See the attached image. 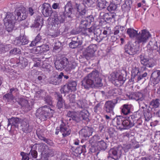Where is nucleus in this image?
<instances>
[{"mask_svg": "<svg viewBox=\"0 0 160 160\" xmlns=\"http://www.w3.org/2000/svg\"><path fill=\"white\" fill-rule=\"evenodd\" d=\"M55 97L57 100V108L59 109L63 108L64 105L65 108H67L65 100L63 99L61 93L59 92H56L55 93Z\"/></svg>", "mask_w": 160, "mask_h": 160, "instance_id": "obj_13", "label": "nucleus"}, {"mask_svg": "<svg viewBox=\"0 0 160 160\" xmlns=\"http://www.w3.org/2000/svg\"><path fill=\"white\" fill-rule=\"evenodd\" d=\"M124 52L129 55L132 56L139 52V46L135 42L128 41L124 46Z\"/></svg>", "mask_w": 160, "mask_h": 160, "instance_id": "obj_5", "label": "nucleus"}, {"mask_svg": "<svg viewBox=\"0 0 160 160\" xmlns=\"http://www.w3.org/2000/svg\"><path fill=\"white\" fill-rule=\"evenodd\" d=\"M42 68L45 71L49 73L51 71L52 67L49 64L47 63H44L42 66Z\"/></svg>", "mask_w": 160, "mask_h": 160, "instance_id": "obj_54", "label": "nucleus"}, {"mask_svg": "<svg viewBox=\"0 0 160 160\" xmlns=\"http://www.w3.org/2000/svg\"><path fill=\"white\" fill-rule=\"evenodd\" d=\"M87 105L84 100H79L77 101L75 103V106L73 107V109L74 108L83 109L86 108Z\"/></svg>", "mask_w": 160, "mask_h": 160, "instance_id": "obj_33", "label": "nucleus"}, {"mask_svg": "<svg viewBox=\"0 0 160 160\" xmlns=\"http://www.w3.org/2000/svg\"><path fill=\"white\" fill-rule=\"evenodd\" d=\"M21 53V50L20 49L18 48H14L9 52L10 55H16Z\"/></svg>", "mask_w": 160, "mask_h": 160, "instance_id": "obj_56", "label": "nucleus"}, {"mask_svg": "<svg viewBox=\"0 0 160 160\" xmlns=\"http://www.w3.org/2000/svg\"><path fill=\"white\" fill-rule=\"evenodd\" d=\"M139 63L137 62H133L132 63V77L131 79L132 81H134V79L136 78V77L140 72L139 69Z\"/></svg>", "mask_w": 160, "mask_h": 160, "instance_id": "obj_18", "label": "nucleus"}, {"mask_svg": "<svg viewBox=\"0 0 160 160\" xmlns=\"http://www.w3.org/2000/svg\"><path fill=\"white\" fill-rule=\"evenodd\" d=\"M84 18L82 19L81 21L80 28H85L88 26L90 25L91 23L94 20V18L92 15H89L85 18V15L83 17Z\"/></svg>", "mask_w": 160, "mask_h": 160, "instance_id": "obj_14", "label": "nucleus"}, {"mask_svg": "<svg viewBox=\"0 0 160 160\" xmlns=\"http://www.w3.org/2000/svg\"><path fill=\"white\" fill-rule=\"evenodd\" d=\"M17 102L22 107H27L28 106V101L23 98H20Z\"/></svg>", "mask_w": 160, "mask_h": 160, "instance_id": "obj_50", "label": "nucleus"}, {"mask_svg": "<svg viewBox=\"0 0 160 160\" xmlns=\"http://www.w3.org/2000/svg\"><path fill=\"white\" fill-rule=\"evenodd\" d=\"M62 43L59 41H58L55 43L54 49L55 50H61L62 48Z\"/></svg>", "mask_w": 160, "mask_h": 160, "instance_id": "obj_61", "label": "nucleus"}, {"mask_svg": "<svg viewBox=\"0 0 160 160\" xmlns=\"http://www.w3.org/2000/svg\"><path fill=\"white\" fill-rule=\"evenodd\" d=\"M112 1L113 0H112ZM120 0L114 2L115 3H112L109 5L107 8V10L109 11H112L115 10L117 8V5L119 4Z\"/></svg>", "mask_w": 160, "mask_h": 160, "instance_id": "obj_43", "label": "nucleus"}, {"mask_svg": "<svg viewBox=\"0 0 160 160\" xmlns=\"http://www.w3.org/2000/svg\"><path fill=\"white\" fill-rule=\"evenodd\" d=\"M70 92H71V90L70 88H69L67 84L63 86V87L61 88L60 89L61 93H64L65 94V95L66 93H68Z\"/></svg>", "mask_w": 160, "mask_h": 160, "instance_id": "obj_53", "label": "nucleus"}, {"mask_svg": "<svg viewBox=\"0 0 160 160\" xmlns=\"http://www.w3.org/2000/svg\"><path fill=\"white\" fill-rule=\"evenodd\" d=\"M42 12L45 17H52L53 14V11L50 4L48 3H44L42 6Z\"/></svg>", "mask_w": 160, "mask_h": 160, "instance_id": "obj_11", "label": "nucleus"}, {"mask_svg": "<svg viewBox=\"0 0 160 160\" xmlns=\"http://www.w3.org/2000/svg\"><path fill=\"white\" fill-rule=\"evenodd\" d=\"M42 36L40 33L38 34L35 38L34 40L32 41L31 44H29L30 47H33L36 46L37 43L40 42Z\"/></svg>", "mask_w": 160, "mask_h": 160, "instance_id": "obj_46", "label": "nucleus"}, {"mask_svg": "<svg viewBox=\"0 0 160 160\" xmlns=\"http://www.w3.org/2000/svg\"><path fill=\"white\" fill-rule=\"evenodd\" d=\"M151 35L148 31L146 29L141 30V33L139 32L138 34L136 39L138 43L142 44L146 43Z\"/></svg>", "mask_w": 160, "mask_h": 160, "instance_id": "obj_7", "label": "nucleus"}, {"mask_svg": "<svg viewBox=\"0 0 160 160\" xmlns=\"http://www.w3.org/2000/svg\"><path fill=\"white\" fill-rule=\"evenodd\" d=\"M21 126L22 130L26 133H29L32 130V126L29 124V121L26 119H24L22 121Z\"/></svg>", "mask_w": 160, "mask_h": 160, "instance_id": "obj_16", "label": "nucleus"}, {"mask_svg": "<svg viewBox=\"0 0 160 160\" xmlns=\"http://www.w3.org/2000/svg\"><path fill=\"white\" fill-rule=\"evenodd\" d=\"M15 12L16 13L18 22L24 21L27 17L28 13L26 8L20 4L17 5Z\"/></svg>", "mask_w": 160, "mask_h": 160, "instance_id": "obj_6", "label": "nucleus"}, {"mask_svg": "<svg viewBox=\"0 0 160 160\" xmlns=\"http://www.w3.org/2000/svg\"><path fill=\"white\" fill-rule=\"evenodd\" d=\"M98 146L101 149L105 150L107 148V144L104 141H100L98 142Z\"/></svg>", "mask_w": 160, "mask_h": 160, "instance_id": "obj_57", "label": "nucleus"}, {"mask_svg": "<svg viewBox=\"0 0 160 160\" xmlns=\"http://www.w3.org/2000/svg\"><path fill=\"white\" fill-rule=\"evenodd\" d=\"M144 99V95L142 93L137 92L135 93V99L136 101H142Z\"/></svg>", "mask_w": 160, "mask_h": 160, "instance_id": "obj_52", "label": "nucleus"}, {"mask_svg": "<svg viewBox=\"0 0 160 160\" xmlns=\"http://www.w3.org/2000/svg\"><path fill=\"white\" fill-rule=\"evenodd\" d=\"M82 5L77 4L76 1L68 2L64 7V12H59L58 14L54 11L51 17L52 25L57 29L61 26V24L64 22L66 19L68 21H71L72 18V12L74 10H77L76 17L80 18L86 13V11L82 8Z\"/></svg>", "mask_w": 160, "mask_h": 160, "instance_id": "obj_1", "label": "nucleus"}, {"mask_svg": "<svg viewBox=\"0 0 160 160\" xmlns=\"http://www.w3.org/2000/svg\"><path fill=\"white\" fill-rule=\"evenodd\" d=\"M92 129L91 127L86 126L84 128L81 129L79 132V134L81 137L85 138L89 137L92 135Z\"/></svg>", "mask_w": 160, "mask_h": 160, "instance_id": "obj_24", "label": "nucleus"}, {"mask_svg": "<svg viewBox=\"0 0 160 160\" xmlns=\"http://www.w3.org/2000/svg\"><path fill=\"white\" fill-rule=\"evenodd\" d=\"M122 149V148L119 146L110 149L109 151L108 158H111L115 160L118 159L121 157Z\"/></svg>", "mask_w": 160, "mask_h": 160, "instance_id": "obj_8", "label": "nucleus"}, {"mask_svg": "<svg viewBox=\"0 0 160 160\" xmlns=\"http://www.w3.org/2000/svg\"><path fill=\"white\" fill-rule=\"evenodd\" d=\"M80 116V121L82 120H84L86 121H88L89 120L88 118L89 113L88 112L87 110H83L81 111L79 113Z\"/></svg>", "mask_w": 160, "mask_h": 160, "instance_id": "obj_41", "label": "nucleus"}, {"mask_svg": "<svg viewBox=\"0 0 160 160\" xmlns=\"http://www.w3.org/2000/svg\"><path fill=\"white\" fill-rule=\"evenodd\" d=\"M38 75H39L37 78V79L40 82H41L42 80H44L45 78V75L41 72H37L36 73Z\"/></svg>", "mask_w": 160, "mask_h": 160, "instance_id": "obj_63", "label": "nucleus"}, {"mask_svg": "<svg viewBox=\"0 0 160 160\" xmlns=\"http://www.w3.org/2000/svg\"><path fill=\"white\" fill-rule=\"evenodd\" d=\"M76 39V38H72V42L69 44V46L70 48H75L82 44V42L78 40V38H77V40H75Z\"/></svg>", "mask_w": 160, "mask_h": 160, "instance_id": "obj_36", "label": "nucleus"}, {"mask_svg": "<svg viewBox=\"0 0 160 160\" xmlns=\"http://www.w3.org/2000/svg\"><path fill=\"white\" fill-rule=\"evenodd\" d=\"M94 27H95L94 26H92L90 28H86V34L89 35H91L92 34H93Z\"/></svg>", "mask_w": 160, "mask_h": 160, "instance_id": "obj_64", "label": "nucleus"}, {"mask_svg": "<svg viewBox=\"0 0 160 160\" xmlns=\"http://www.w3.org/2000/svg\"><path fill=\"white\" fill-rule=\"evenodd\" d=\"M28 63V61L26 58L22 57L19 58V61L18 62V64L21 68H24L27 66Z\"/></svg>", "mask_w": 160, "mask_h": 160, "instance_id": "obj_38", "label": "nucleus"}, {"mask_svg": "<svg viewBox=\"0 0 160 160\" xmlns=\"http://www.w3.org/2000/svg\"><path fill=\"white\" fill-rule=\"evenodd\" d=\"M44 101L46 103L50 106L52 105V98L49 96H47L44 98Z\"/></svg>", "mask_w": 160, "mask_h": 160, "instance_id": "obj_58", "label": "nucleus"}, {"mask_svg": "<svg viewBox=\"0 0 160 160\" xmlns=\"http://www.w3.org/2000/svg\"><path fill=\"white\" fill-rule=\"evenodd\" d=\"M108 2L106 0H97V6L100 9L105 8L107 6Z\"/></svg>", "mask_w": 160, "mask_h": 160, "instance_id": "obj_44", "label": "nucleus"}, {"mask_svg": "<svg viewBox=\"0 0 160 160\" xmlns=\"http://www.w3.org/2000/svg\"><path fill=\"white\" fill-rule=\"evenodd\" d=\"M43 23V18L40 16H37L34 21V23L30 27L33 29L36 28L37 31H39Z\"/></svg>", "mask_w": 160, "mask_h": 160, "instance_id": "obj_20", "label": "nucleus"}, {"mask_svg": "<svg viewBox=\"0 0 160 160\" xmlns=\"http://www.w3.org/2000/svg\"><path fill=\"white\" fill-rule=\"evenodd\" d=\"M126 29L125 27L118 25L116 26L114 28V34L115 35H117L119 33L122 34L125 33Z\"/></svg>", "mask_w": 160, "mask_h": 160, "instance_id": "obj_37", "label": "nucleus"}, {"mask_svg": "<svg viewBox=\"0 0 160 160\" xmlns=\"http://www.w3.org/2000/svg\"><path fill=\"white\" fill-rule=\"evenodd\" d=\"M61 77L58 74L53 75L48 80V82L55 85H60L62 83L61 80Z\"/></svg>", "mask_w": 160, "mask_h": 160, "instance_id": "obj_26", "label": "nucleus"}, {"mask_svg": "<svg viewBox=\"0 0 160 160\" xmlns=\"http://www.w3.org/2000/svg\"><path fill=\"white\" fill-rule=\"evenodd\" d=\"M68 97L70 102V105L72 106V108H73L75 106V103H76L75 101V95L71 94L68 96Z\"/></svg>", "mask_w": 160, "mask_h": 160, "instance_id": "obj_47", "label": "nucleus"}, {"mask_svg": "<svg viewBox=\"0 0 160 160\" xmlns=\"http://www.w3.org/2000/svg\"><path fill=\"white\" fill-rule=\"evenodd\" d=\"M67 116L70 118L69 119V121L72 119L76 122H79L80 121L81 118L79 113L78 112L69 111L67 113Z\"/></svg>", "mask_w": 160, "mask_h": 160, "instance_id": "obj_25", "label": "nucleus"}, {"mask_svg": "<svg viewBox=\"0 0 160 160\" xmlns=\"http://www.w3.org/2000/svg\"><path fill=\"white\" fill-rule=\"evenodd\" d=\"M45 92L42 90H40L37 92L36 93V96L38 98H42Z\"/></svg>", "mask_w": 160, "mask_h": 160, "instance_id": "obj_60", "label": "nucleus"}, {"mask_svg": "<svg viewBox=\"0 0 160 160\" xmlns=\"http://www.w3.org/2000/svg\"><path fill=\"white\" fill-rule=\"evenodd\" d=\"M147 75V73L145 72L141 74L140 72L135 78L137 82L141 80L144 81L145 80V78Z\"/></svg>", "mask_w": 160, "mask_h": 160, "instance_id": "obj_48", "label": "nucleus"}, {"mask_svg": "<svg viewBox=\"0 0 160 160\" xmlns=\"http://www.w3.org/2000/svg\"><path fill=\"white\" fill-rule=\"evenodd\" d=\"M159 105V100L158 99H153L150 102L149 108L152 110L158 107Z\"/></svg>", "mask_w": 160, "mask_h": 160, "instance_id": "obj_39", "label": "nucleus"}, {"mask_svg": "<svg viewBox=\"0 0 160 160\" xmlns=\"http://www.w3.org/2000/svg\"><path fill=\"white\" fill-rule=\"evenodd\" d=\"M101 74L95 70L84 78L82 81V85L86 89L93 87H101L103 86Z\"/></svg>", "mask_w": 160, "mask_h": 160, "instance_id": "obj_2", "label": "nucleus"}, {"mask_svg": "<svg viewBox=\"0 0 160 160\" xmlns=\"http://www.w3.org/2000/svg\"><path fill=\"white\" fill-rule=\"evenodd\" d=\"M21 120V119L17 117H12L10 119H8L7 128H9L10 126V129H11L12 127L18 128L19 124L22 122Z\"/></svg>", "mask_w": 160, "mask_h": 160, "instance_id": "obj_19", "label": "nucleus"}, {"mask_svg": "<svg viewBox=\"0 0 160 160\" xmlns=\"http://www.w3.org/2000/svg\"><path fill=\"white\" fill-rule=\"evenodd\" d=\"M40 149H41L42 154L43 155L46 154V156L49 157L51 156H52L54 154L53 152V151H51V153H49L50 150L48 147L44 144H43L40 146Z\"/></svg>", "mask_w": 160, "mask_h": 160, "instance_id": "obj_32", "label": "nucleus"}, {"mask_svg": "<svg viewBox=\"0 0 160 160\" xmlns=\"http://www.w3.org/2000/svg\"><path fill=\"white\" fill-rule=\"evenodd\" d=\"M10 49V45H2L0 47V52L4 53Z\"/></svg>", "mask_w": 160, "mask_h": 160, "instance_id": "obj_59", "label": "nucleus"}, {"mask_svg": "<svg viewBox=\"0 0 160 160\" xmlns=\"http://www.w3.org/2000/svg\"><path fill=\"white\" fill-rule=\"evenodd\" d=\"M97 49V47L96 44L90 45L85 49L86 53L84 54V58L87 60L92 58Z\"/></svg>", "mask_w": 160, "mask_h": 160, "instance_id": "obj_9", "label": "nucleus"}, {"mask_svg": "<svg viewBox=\"0 0 160 160\" xmlns=\"http://www.w3.org/2000/svg\"><path fill=\"white\" fill-rule=\"evenodd\" d=\"M4 21L11 22H17L15 12H7L5 14V17L3 19Z\"/></svg>", "mask_w": 160, "mask_h": 160, "instance_id": "obj_21", "label": "nucleus"}, {"mask_svg": "<svg viewBox=\"0 0 160 160\" xmlns=\"http://www.w3.org/2000/svg\"><path fill=\"white\" fill-rule=\"evenodd\" d=\"M3 99H7L8 102H14L17 101L15 97L12 95V93H7L3 96Z\"/></svg>", "mask_w": 160, "mask_h": 160, "instance_id": "obj_40", "label": "nucleus"}, {"mask_svg": "<svg viewBox=\"0 0 160 160\" xmlns=\"http://www.w3.org/2000/svg\"><path fill=\"white\" fill-rule=\"evenodd\" d=\"M77 82L76 81L72 80L68 81L67 85L71 90V92L75 91L76 90Z\"/></svg>", "mask_w": 160, "mask_h": 160, "instance_id": "obj_45", "label": "nucleus"}, {"mask_svg": "<svg viewBox=\"0 0 160 160\" xmlns=\"http://www.w3.org/2000/svg\"><path fill=\"white\" fill-rule=\"evenodd\" d=\"M127 33L129 35V37L131 38H136L139 32L138 31L134 30L133 28H129L127 30Z\"/></svg>", "mask_w": 160, "mask_h": 160, "instance_id": "obj_34", "label": "nucleus"}, {"mask_svg": "<svg viewBox=\"0 0 160 160\" xmlns=\"http://www.w3.org/2000/svg\"><path fill=\"white\" fill-rule=\"evenodd\" d=\"M60 132L62 133L63 137L68 135L70 133V130L69 128L65 126V124L62 123L59 127Z\"/></svg>", "mask_w": 160, "mask_h": 160, "instance_id": "obj_28", "label": "nucleus"}, {"mask_svg": "<svg viewBox=\"0 0 160 160\" xmlns=\"http://www.w3.org/2000/svg\"><path fill=\"white\" fill-rule=\"evenodd\" d=\"M66 65L64 67L65 70L67 72H70L72 70L74 69L76 67V63L74 62L69 61L67 58Z\"/></svg>", "mask_w": 160, "mask_h": 160, "instance_id": "obj_31", "label": "nucleus"}, {"mask_svg": "<svg viewBox=\"0 0 160 160\" xmlns=\"http://www.w3.org/2000/svg\"><path fill=\"white\" fill-rule=\"evenodd\" d=\"M148 49L152 51L154 50H156L158 49V46L157 42L155 39H153L150 41L147 46Z\"/></svg>", "mask_w": 160, "mask_h": 160, "instance_id": "obj_35", "label": "nucleus"}, {"mask_svg": "<svg viewBox=\"0 0 160 160\" xmlns=\"http://www.w3.org/2000/svg\"><path fill=\"white\" fill-rule=\"evenodd\" d=\"M93 34L95 36L101 38H102V34L101 33V30L99 28H97L94 27Z\"/></svg>", "mask_w": 160, "mask_h": 160, "instance_id": "obj_55", "label": "nucleus"}, {"mask_svg": "<svg viewBox=\"0 0 160 160\" xmlns=\"http://www.w3.org/2000/svg\"><path fill=\"white\" fill-rule=\"evenodd\" d=\"M6 27V30L8 32H11L14 29L15 24L16 22L11 23V22L4 21Z\"/></svg>", "mask_w": 160, "mask_h": 160, "instance_id": "obj_42", "label": "nucleus"}, {"mask_svg": "<svg viewBox=\"0 0 160 160\" xmlns=\"http://www.w3.org/2000/svg\"><path fill=\"white\" fill-rule=\"evenodd\" d=\"M118 101L117 99H114L106 102L104 105V108L105 110L107 113L113 114V109L118 102Z\"/></svg>", "mask_w": 160, "mask_h": 160, "instance_id": "obj_10", "label": "nucleus"}, {"mask_svg": "<svg viewBox=\"0 0 160 160\" xmlns=\"http://www.w3.org/2000/svg\"><path fill=\"white\" fill-rule=\"evenodd\" d=\"M100 15L102 18L108 22L115 21V17L116 16V14L113 12L105 13L103 12L100 13Z\"/></svg>", "mask_w": 160, "mask_h": 160, "instance_id": "obj_17", "label": "nucleus"}, {"mask_svg": "<svg viewBox=\"0 0 160 160\" xmlns=\"http://www.w3.org/2000/svg\"><path fill=\"white\" fill-rule=\"evenodd\" d=\"M139 57L141 63L144 66L148 68H152L155 65L152 59L147 58L145 55H140Z\"/></svg>", "mask_w": 160, "mask_h": 160, "instance_id": "obj_12", "label": "nucleus"}, {"mask_svg": "<svg viewBox=\"0 0 160 160\" xmlns=\"http://www.w3.org/2000/svg\"><path fill=\"white\" fill-rule=\"evenodd\" d=\"M52 113L53 110L50 107L45 105L38 109L36 111V117L40 119L41 120L44 121L52 116L50 112Z\"/></svg>", "mask_w": 160, "mask_h": 160, "instance_id": "obj_3", "label": "nucleus"}, {"mask_svg": "<svg viewBox=\"0 0 160 160\" xmlns=\"http://www.w3.org/2000/svg\"><path fill=\"white\" fill-rule=\"evenodd\" d=\"M127 74V72L124 70H121V74L118 73L112 74V82L117 86H121L126 80V77Z\"/></svg>", "mask_w": 160, "mask_h": 160, "instance_id": "obj_4", "label": "nucleus"}, {"mask_svg": "<svg viewBox=\"0 0 160 160\" xmlns=\"http://www.w3.org/2000/svg\"><path fill=\"white\" fill-rule=\"evenodd\" d=\"M122 117L120 116H118L117 118H115L114 120L115 121L118 125V128L119 129V126L122 127V122L123 120L122 119Z\"/></svg>", "mask_w": 160, "mask_h": 160, "instance_id": "obj_51", "label": "nucleus"}, {"mask_svg": "<svg viewBox=\"0 0 160 160\" xmlns=\"http://www.w3.org/2000/svg\"><path fill=\"white\" fill-rule=\"evenodd\" d=\"M59 76H60L61 78H60L62 83L64 82V81L67 80L69 78V76L68 75H65L63 72H61L58 75Z\"/></svg>", "mask_w": 160, "mask_h": 160, "instance_id": "obj_62", "label": "nucleus"}, {"mask_svg": "<svg viewBox=\"0 0 160 160\" xmlns=\"http://www.w3.org/2000/svg\"><path fill=\"white\" fill-rule=\"evenodd\" d=\"M96 0H83V3L80 4L76 2V3L79 5H82V8L86 11V13L83 15V16L80 18H83V17L87 13L88 11L86 9L85 7H92L94 6L95 4Z\"/></svg>", "mask_w": 160, "mask_h": 160, "instance_id": "obj_23", "label": "nucleus"}, {"mask_svg": "<svg viewBox=\"0 0 160 160\" xmlns=\"http://www.w3.org/2000/svg\"><path fill=\"white\" fill-rule=\"evenodd\" d=\"M150 80L154 84H158L160 81V70H156L152 73Z\"/></svg>", "mask_w": 160, "mask_h": 160, "instance_id": "obj_22", "label": "nucleus"}, {"mask_svg": "<svg viewBox=\"0 0 160 160\" xmlns=\"http://www.w3.org/2000/svg\"><path fill=\"white\" fill-rule=\"evenodd\" d=\"M28 40L24 36L20 37H17L14 41V43L18 46L24 45L27 44L28 42Z\"/></svg>", "mask_w": 160, "mask_h": 160, "instance_id": "obj_27", "label": "nucleus"}, {"mask_svg": "<svg viewBox=\"0 0 160 160\" xmlns=\"http://www.w3.org/2000/svg\"><path fill=\"white\" fill-rule=\"evenodd\" d=\"M151 110H152L149 108L148 109L144 111V115L146 121H148L152 117V115L150 112Z\"/></svg>", "mask_w": 160, "mask_h": 160, "instance_id": "obj_49", "label": "nucleus"}, {"mask_svg": "<svg viewBox=\"0 0 160 160\" xmlns=\"http://www.w3.org/2000/svg\"><path fill=\"white\" fill-rule=\"evenodd\" d=\"M134 125L133 122L131 121L128 120H123L122 122V127L119 126V129L120 130L124 129H128L133 126Z\"/></svg>", "mask_w": 160, "mask_h": 160, "instance_id": "obj_29", "label": "nucleus"}, {"mask_svg": "<svg viewBox=\"0 0 160 160\" xmlns=\"http://www.w3.org/2000/svg\"><path fill=\"white\" fill-rule=\"evenodd\" d=\"M67 62V58L65 57L57 60L54 63L56 69L60 71L64 69V67L66 65Z\"/></svg>", "mask_w": 160, "mask_h": 160, "instance_id": "obj_15", "label": "nucleus"}, {"mask_svg": "<svg viewBox=\"0 0 160 160\" xmlns=\"http://www.w3.org/2000/svg\"><path fill=\"white\" fill-rule=\"evenodd\" d=\"M131 107L132 105H131L124 104L122 108V113L125 115L132 114V112L131 111Z\"/></svg>", "mask_w": 160, "mask_h": 160, "instance_id": "obj_30", "label": "nucleus"}]
</instances>
